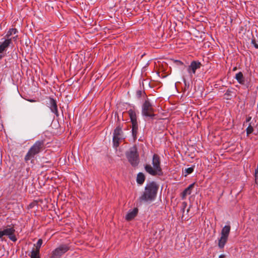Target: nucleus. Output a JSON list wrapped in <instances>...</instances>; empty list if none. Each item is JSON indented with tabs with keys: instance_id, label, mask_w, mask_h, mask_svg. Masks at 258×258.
<instances>
[{
	"instance_id": "2",
	"label": "nucleus",
	"mask_w": 258,
	"mask_h": 258,
	"mask_svg": "<svg viewBox=\"0 0 258 258\" xmlns=\"http://www.w3.org/2000/svg\"><path fill=\"white\" fill-rule=\"evenodd\" d=\"M44 145L43 140L36 141L30 148L25 157V161H28L33 158L35 156L39 154L43 150Z\"/></svg>"
},
{
	"instance_id": "26",
	"label": "nucleus",
	"mask_w": 258,
	"mask_h": 258,
	"mask_svg": "<svg viewBox=\"0 0 258 258\" xmlns=\"http://www.w3.org/2000/svg\"><path fill=\"white\" fill-rule=\"evenodd\" d=\"M183 205H184V207L183 208V212H184V208L186 207V204L185 203H183Z\"/></svg>"
},
{
	"instance_id": "20",
	"label": "nucleus",
	"mask_w": 258,
	"mask_h": 258,
	"mask_svg": "<svg viewBox=\"0 0 258 258\" xmlns=\"http://www.w3.org/2000/svg\"><path fill=\"white\" fill-rule=\"evenodd\" d=\"M132 124V134L133 136L135 137L137 135V132H138V123H134Z\"/></svg>"
},
{
	"instance_id": "1",
	"label": "nucleus",
	"mask_w": 258,
	"mask_h": 258,
	"mask_svg": "<svg viewBox=\"0 0 258 258\" xmlns=\"http://www.w3.org/2000/svg\"><path fill=\"white\" fill-rule=\"evenodd\" d=\"M152 164L153 166L150 164H147L145 166L146 171L152 176L162 175L163 172L160 166V159L157 154L153 155Z\"/></svg>"
},
{
	"instance_id": "12",
	"label": "nucleus",
	"mask_w": 258,
	"mask_h": 258,
	"mask_svg": "<svg viewBox=\"0 0 258 258\" xmlns=\"http://www.w3.org/2000/svg\"><path fill=\"white\" fill-rule=\"evenodd\" d=\"M49 104H50V109L51 111L56 114L57 116L58 114V110L57 107L56 105V102L54 99L50 98L49 99Z\"/></svg>"
},
{
	"instance_id": "27",
	"label": "nucleus",
	"mask_w": 258,
	"mask_h": 258,
	"mask_svg": "<svg viewBox=\"0 0 258 258\" xmlns=\"http://www.w3.org/2000/svg\"><path fill=\"white\" fill-rule=\"evenodd\" d=\"M225 256L224 254H221L219 255V258H223Z\"/></svg>"
},
{
	"instance_id": "14",
	"label": "nucleus",
	"mask_w": 258,
	"mask_h": 258,
	"mask_svg": "<svg viewBox=\"0 0 258 258\" xmlns=\"http://www.w3.org/2000/svg\"><path fill=\"white\" fill-rule=\"evenodd\" d=\"M235 78L240 84L244 85L245 84V78L241 72L236 74Z\"/></svg>"
},
{
	"instance_id": "13",
	"label": "nucleus",
	"mask_w": 258,
	"mask_h": 258,
	"mask_svg": "<svg viewBox=\"0 0 258 258\" xmlns=\"http://www.w3.org/2000/svg\"><path fill=\"white\" fill-rule=\"evenodd\" d=\"M138 213V209L135 208L132 210H130L127 213L125 219L127 221H130L134 218Z\"/></svg>"
},
{
	"instance_id": "30",
	"label": "nucleus",
	"mask_w": 258,
	"mask_h": 258,
	"mask_svg": "<svg viewBox=\"0 0 258 258\" xmlns=\"http://www.w3.org/2000/svg\"><path fill=\"white\" fill-rule=\"evenodd\" d=\"M30 102H33L34 101L33 100H31L30 101Z\"/></svg>"
},
{
	"instance_id": "16",
	"label": "nucleus",
	"mask_w": 258,
	"mask_h": 258,
	"mask_svg": "<svg viewBox=\"0 0 258 258\" xmlns=\"http://www.w3.org/2000/svg\"><path fill=\"white\" fill-rule=\"evenodd\" d=\"M128 113L131 120L132 123H137L136 112L134 110L130 109L128 110Z\"/></svg>"
},
{
	"instance_id": "23",
	"label": "nucleus",
	"mask_w": 258,
	"mask_h": 258,
	"mask_svg": "<svg viewBox=\"0 0 258 258\" xmlns=\"http://www.w3.org/2000/svg\"><path fill=\"white\" fill-rule=\"evenodd\" d=\"M194 171V168L193 167H189L185 169V172L187 174H189L191 173Z\"/></svg>"
},
{
	"instance_id": "21",
	"label": "nucleus",
	"mask_w": 258,
	"mask_h": 258,
	"mask_svg": "<svg viewBox=\"0 0 258 258\" xmlns=\"http://www.w3.org/2000/svg\"><path fill=\"white\" fill-rule=\"evenodd\" d=\"M42 243H43V241L41 239H38V240L36 244L34 245L35 246H36L35 249H37V250H38L40 251V248L42 244Z\"/></svg>"
},
{
	"instance_id": "6",
	"label": "nucleus",
	"mask_w": 258,
	"mask_h": 258,
	"mask_svg": "<svg viewBox=\"0 0 258 258\" xmlns=\"http://www.w3.org/2000/svg\"><path fill=\"white\" fill-rule=\"evenodd\" d=\"M155 109L153 105L149 101L146 100L142 105V114L143 116L152 117L155 116L154 112Z\"/></svg>"
},
{
	"instance_id": "10",
	"label": "nucleus",
	"mask_w": 258,
	"mask_h": 258,
	"mask_svg": "<svg viewBox=\"0 0 258 258\" xmlns=\"http://www.w3.org/2000/svg\"><path fill=\"white\" fill-rule=\"evenodd\" d=\"M15 230L13 227H7L2 230H0V238L3 236H8L9 238L13 241L17 240V238L14 234Z\"/></svg>"
},
{
	"instance_id": "7",
	"label": "nucleus",
	"mask_w": 258,
	"mask_h": 258,
	"mask_svg": "<svg viewBox=\"0 0 258 258\" xmlns=\"http://www.w3.org/2000/svg\"><path fill=\"white\" fill-rule=\"evenodd\" d=\"M230 231V226L229 225L225 226L222 229L221 233V237L219 239L218 241V246L220 248H223L224 247L228 240V237L229 236Z\"/></svg>"
},
{
	"instance_id": "15",
	"label": "nucleus",
	"mask_w": 258,
	"mask_h": 258,
	"mask_svg": "<svg viewBox=\"0 0 258 258\" xmlns=\"http://www.w3.org/2000/svg\"><path fill=\"white\" fill-rule=\"evenodd\" d=\"M193 187V184H190L181 193V198L184 199L187 195H189L191 192V189Z\"/></svg>"
},
{
	"instance_id": "22",
	"label": "nucleus",
	"mask_w": 258,
	"mask_h": 258,
	"mask_svg": "<svg viewBox=\"0 0 258 258\" xmlns=\"http://www.w3.org/2000/svg\"><path fill=\"white\" fill-rule=\"evenodd\" d=\"M253 131V129L252 126L251 125V124H249L246 130L247 135H249V134H251Z\"/></svg>"
},
{
	"instance_id": "19",
	"label": "nucleus",
	"mask_w": 258,
	"mask_h": 258,
	"mask_svg": "<svg viewBox=\"0 0 258 258\" xmlns=\"http://www.w3.org/2000/svg\"><path fill=\"white\" fill-rule=\"evenodd\" d=\"M30 256L31 258H40L39 250L35 249H32L31 252Z\"/></svg>"
},
{
	"instance_id": "17",
	"label": "nucleus",
	"mask_w": 258,
	"mask_h": 258,
	"mask_svg": "<svg viewBox=\"0 0 258 258\" xmlns=\"http://www.w3.org/2000/svg\"><path fill=\"white\" fill-rule=\"evenodd\" d=\"M145 179V177L143 173L140 172L138 174L137 177V182L139 184H142Z\"/></svg>"
},
{
	"instance_id": "11",
	"label": "nucleus",
	"mask_w": 258,
	"mask_h": 258,
	"mask_svg": "<svg viewBox=\"0 0 258 258\" xmlns=\"http://www.w3.org/2000/svg\"><path fill=\"white\" fill-rule=\"evenodd\" d=\"M2 41H0V54L4 52L7 50V49L12 43V39H2ZM2 57V55H0V58Z\"/></svg>"
},
{
	"instance_id": "29",
	"label": "nucleus",
	"mask_w": 258,
	"mask_h": 258,
	"mask_svg": "<svg viewBox=\"0 0 258 258\" xmlns=\"http://www.w3.org/2000/svg\"><path fill=\"white\" fill-rule=\"evenodd\" d=\"M250 118H251L250 117L249 118H248V119H247V121H249V120L250 119Z\"/></svg>"
},
{
	"instance_id": "9",
	"label": "nucleus",
	"mask_w": 258,
	"mask_h": 258,
	"mask_svg": "<svg viewBox=\"0 0 258 258\" xmlns=\"http://www.w3.org/2000/svg\"><path fill=\"white\" fill-rule=\"evenodd\" d=\"M123 139H124V137L121 128L120 126H117L114 130L113 133V142L114 146L117 148L119 144V142Z\"/></svg>"
},
{
	"instance_id": "18",
	"label": "nucleus",
	"mask_w": 258,
	"mask_h": 258,
	"mask_svg": "<svg viewBox=\"0 0 258 258\" xmlns=\"http://www.w3.org/2000/svg\"><path fill=\"white\" fill-rule=\"evenodd\" d=\"M18 31L16 28H12L10 29L7 32V34L5 36V39H12L10 38V37L13 35L17 33Z\"/></svg>"
},
{
	"instance_id": "4",
	"label": "nucleus",
	"mask_w": 258,
	"mask_h": 258,
	"mask_svg": "<svg viewBox=\"0 0 258 258\" xmlns=\"http://www.w3.org/2000/svg\"><path fill=\"white\" fill-rule=\"evenodd\" d=\"M201 67V62L197 61H193L191 62L190 64L188 66L187 69L188 75L183 76V80L186 84L187 81H191L193 75L195 74L196 70L200 69Z\"/></svg>"
},
{
	"instance_id": "5",
	"label": "nucleus",
	"mask_w": 258,
	"mask_h": 258,
	"mask_svg": "<svg viewBox=\"0 0 258 258\" xmlns=\"http://www.w3.org/2000/svg\"><path fill=\"white\" fill-rule=\"evenodd\" d=\"M126 156L130 164L133 166H137L139 163V154L137 149L134 146L126 153Z\"/></svg>"
},
{
	"instance_id": "8",
	"label": "nucleus",
	"mask_w": 258,
	"mask_h": 258,
	"mask_svg": "<svg viewBox=\"0 0 258 258\" xmlns=\"http://www.w3.org/2000/svg\"><path fill=\"white\" fill-rule=\"evenodd\" d=\"M69 249L67 245H60L52 251L50 258H60Z\"/></svg>"
},
{
	"instance_id": "25",
	"label": "nucleus",
	"mask_w": 258,
	"mask_h": 258,
	"mask_svg": "<svg viewBox=\"0 0 258 258\" xmlns=\"http://www.w3.org/2000/svg\"><path fill=\"white\" fill-rule=\"evenodd\" d=\"M141 94H142V91H138L137 92V95L139 97H140L141 96Z\"/></svg>"
},
{
	"instance_id": "3",
	"label": "nucleus",
	"mask_w": 258,
	"mask_h": 258,
	"mask_svg": "<svg viewBox=\"0 0 258 258\" xmlns=\"http://www.w3.org/2000/svg\"><path fill=\"white\" fill-rule=\"evenodd\" d=\"M157 190L158 186L155 182L150 183L146 186L145 191L141 198V200L145 201L154 200L156 197Z\"/></svg>"
},
{
	"instance_id": "28",
	"label": "nucleus",
	"mask_w": 258,
	"mask_h": 258,
	"mask_svg": "<svg viewBox=\"0 0 258 258\" xmlns=\"http://www.w3.org/2000/svg\"><path fill=\"white\" fill-rule=\"evenodd\" d=\"M177 61L179 63V64H183V63L181 61L178 60Z\"/></svg>"
},
{
	"instance_id": "24",
	"label": "nucleus",
	"mask_w": 258,
	"mask_h": 258,
	"mask_svg": "<svg viewBox=\"0 0 258 258\" xmlns=\"http://www.w3.org/2000/svg\"><path fill=\"white\" fill-rule=\"evenodd\" d=\"M252 44L254 45V47L256 48H258V44L255 43V42L253 40L252 41Z\"/></svg>"
}]
</instances>
